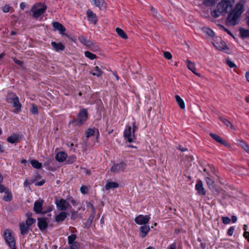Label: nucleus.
<instances>
[{
    "mask_svg": "<svg viewBox=\"0 0 249 249\" xmlns=\"http://www.w3.org/2000/svg\"><path fill=\"white\" fill-rule=\"evenodd\" d=\"M234 4V0H222L216 6V8L211 11V15L217 18L221 15H225L231 9Z\"/></svg>",
    "mask_w": 249,
    "mask_h": 249,
    "instance_id": "1",
    "label": "nucleus"
},
{
    "mask_svg": "<svg viewBox=\"0 0 249 249\" xmlns=\"http://www.w3.org/2000/svg\"><path fill=\"white\" fill-rule=\"evenodd\" d=\"M243 11V6L241 3H237L227 18V23L231 25H236L239 17Z\"/></svg>",
    "mask_w": 249,
    "mask_h": 249,
    "instance_id": "2",
    "label": "nucleus"
},
{
    "mask_svg": "<svg viewBox=\"0 0 249 249\" xmlns=\"http://www.w3.org/2000/svg\"><path fill=\"white\" fill-rule=\"evenodd\" d=\"M136 130V127L135 124H133V128L130 126H126L124 130V137L128 142H134L136 139L135 132Z\"/></svg>",
    "mask_w": 249,
    "mask_h": 249,
    "instance_id": "3",
    "label": "nucleus"
},
{
    "mask_svg": "<svg viewBox=\"0 0 249 249\" xmlns=\"http://www.w3.org/2000/svg\"><path fill=\"white\" fill-rule=\"evenodd\" d=\"M7 100L8 102L12 104V106L15 107L14 112L18 113L21 110V105L19 102L18 97L14 93H9L7 97Z\"/></svg>",
    "mask_w": 249,
    "mask_h": 249,
    "instance_id": "4",
    "label": "nucleus"
},
{
    "mask_svg": "<svg viewBox=\"0 0 249 249\" xmlns=\"http://www.w3.org/2000/svg\"><path fill=\"white\" fill-rule=\"evenodd\" d=\"M46 10V6L44 4L37 3L33 5L31 11L33 13V16L35 18H37L42 15Z\"/></svg>",
    "mask_w": 249,
    "mask_h": 249,
    "instance_id": "5",
    "label": "nucleus"
},
{
    "mask_svg": "<svg viewBox=\"0 0 249 249\" xmlns=\"http://www.w3.org/2000/svg\"><path fill=\"white\" fill-rule=\"evenodd\" d=\"M3 237L7 244L11 249H16L15 240L11 231L7 229L3 233Z\"/></svg>",
    "mask_w": 249,
    "mask_h": 249,
    "instance_id": "6",
    "label": "nucleus"
},
{
    "mask_svg": "<svg viewBox=\"0 0 249 249\" xmlns=\"http://www.w3.org/2000/svg\"><path fill=\"white\" fill-rule=\"evenodd\" d=\"M88 113L86 109H82L79 112L77 118L72 121L76 125H81L85 123L88 118Z\"/></svg>",
    "mask_w": 249,
    "mask_h": 249,
    "instance_id": "7",
    "label": "nucleus"
},
{
    "mask_svg": "<svg viewBox=\"0 0 249 249\" xmlns=\"http://www.w3.org/2000/svg\"><path fill=\"white\" fill-rule=\"evenodd\" d=\"M213 44L214 47L218 50L224 51L226 49H228V47L225 42L220 37H216L213 42Z\"/></svg>",
    "mask_w": 249,
    "mask_h": 249,
    "instance_id": "8",
    "label": "nucleus"
},
{
    "mask_svg": "<svg viewBox=\"0 0 249 249\" xmlns=\"http://www.w3.org/2000/svg\"><path fill=\"white\" fill-rule=\"evenodd\" d=\"M150 219V215H143L140 214L135 218V222L138 225L146 224Z\"/></svg>",
    "mask_w": 249,
    "mask_h": 249,
    "instance_id": "9",
    "label": "nucleus"
},
{
    "mask_svg": "<svg viewBox=\"0 0 249 249\" xmlns=\"http://www.w3.org/2000/svg\"><path fill=\"white\" fill-rule=\"evenodd\" d=\"M210 135L214 141H215L217 142H219V143L225 145V146H226L228 148H231V144H230L226 141L223 139L219 136H218L215 134L212 133H211L210 134Z\"/></svg>",
    "mask_w": 249,
    "mask_h": 249,
    "instance_id": "10",
    "label": "nucleus"
},
{
    "mask_svg": "<svg viewBox=\"0 0 249 249\" xmlns=\"http://www.w3.org/2000/svg\"><path fill=\"white\" fill-rule=\"evenodd\" d=\"M126 168V164L121 162L113 165L111 168V171L114 173H116L121 171H124Z\"/></svg>",
    "mask_w": 249,
    "mask_h": 249,
    "instance_id": "11",
    "label": "nucleus"
},
{
    "mask_svg": "<svg viewBox=\"0 0 249 249\" xmlns=\"http://www.w3.org/2000/svg\"><path fill=\"white\" fill-rule=\"evenodd\" d=\"M55 204L57 209L60 211L67 210L69 206V204L65 200L63 199L56 200Z\"/></svg>",
    "mask_w": 249,
    "mask_h": 249,
    "instance_id": "12",
    "label": "nucleus"
},
{
    "mask_svg": "<svg viewBox=\"0 0 249 249\" xmlns=\"http://www.w3.org/2000/svg\"><path fill=\"white\" fill-rule=\"evenodd\" d=\"M92 4L97 7L100 10H105L107 9V4L105 0H90Z\"/></svg>",
    "mask_w": 249,
    "mask_h": 249,
    "instance_id": "13",
    "label": "nucleus"
},
{
    "mask_svg": "<svg viewBox=\"0 0 249 249\" xmlns=\"http://www.w3.org/2000/svg\"><path fill=\"white\" fill-rule=\"evenodd\" d=\"M87 17L88 21L94 24H95L97 22V17L96 15L93 13L90 9H88L87 11Z\"/></svg>",
    "mask_w": 249,
    "mask_h": 249,
    "instance_id": "14",
    "label": "nucleus"
},
{
    "mask_svg": "<svg viewBox=\"0 0 249 249\" xmlns=\"http://www.w3.org/2000/svg\"><path fill=\"white\" fill-rule=\"evenodd\" d=\"M195 189L199 195L203 196L206 195V191L203 187V182L201 180L198 179L197 180Z\"/></svg>",
    "mask_w": 249,
    "mask_h": 249,
    "instance_id": "15",
    "label": "nucleus"
},
{
    "mask_svg": "<svg viewBox=\"0 0 249 249\" xmlns=\"http://www.w3.org/2000/svg\"><path fill=\"white\" fill-rule=\"evenodd\" d=\"M187 64V67L190 71H191L193 73L196 74V75L200 77V74L196 72V64L194 62H192L189 60L187 59L186 61Z\"/></svg>",
    "mask_w": 249,
    "mask_h": 249,
    "instance_id": "16",
    "label": "nucleus"
},
{
    "mask_svg": "<svg viewBox=\"0 0 249 249\" xmlns=\"http://www.w3.org/2000/svg\"><path fill=\"white\" fill-rule=\"evenodd\" d=\"M83 44H84L85 46H87L88 48L90 49L91 50L96 51L98 50V47L95 45L94 43L91 42L90 40L83 39L82 41H81Z\"/></svg>",
    "mask_w": 249,
    "mask_h": 249,
    "instance_id": "17",
    "label": "nucleus"
},
{
    "mask_svg": "<svg viewBox=\"0 0 249 249\" xmlns=\"http://www.w3.org/2000/svg\"><path fill=\"white\" fill-rule=\"evenodd\" d=\"M150 227L147 225L142 226L140 228V236L142 238L145 237L150 231Z\"/></svg>",
    "mask_w": 249,
    "mask_h": 249,
    "instance_id": "18",
    "label": "nucleus"
},
{
    "mask_svg": "<svg viewBox=\"0 0 249 249\" xmlns=\"http://www.w3.org/2000/svg\"><path fill=\"white\" fill-rule=\"evenodd\" d=\"M51 45L53 49L56 52L62 51L64 50L65 48V45L61 42L56 43L53 41L52 42Z\"/></svg>",
    "mask_w": 249,
    "mask_h": 249,
    "instance_id": "19",
    "label": "nucleus"
},
{
    "mask_svg": "<svg viewBox=\"0 0 249 249\" xmlns=\"http://www.w3.org/2000/svg\"><path fill=\"white\" fill-rule=\"evenodd\" d=\"M99 135V131L97 129L95 128L88 129L86 132V136L87 138H89L92 136L96 135L97 138L98 137Z\"/></svg>",
    "mask_w": 249,
    "mask_h": 249,
    "instance_id": "20",
    "label": "nucleus"
},
{
    "mask_svg": "<svg viewBox=\"0 0 249 249\" xmlns=\"http://www.w3.org/2000/svg\"><path fill=\"white\" fill-rule=\"evenodd\" d=\"M43 200L39 199L35 202L34 206V210L36 213L41 212L42 208Z\"/></svg>",
    "mask_w": 249,
    "mask_h": 249,
    "instance_id": "21",
    "label": "nucleus"
},
{
    "mask_svg": "<svg viewBox=\"0 0 249 249\" xmlns=\"http://www.w3.org/2000/svg\"><path fill=\"white\" fill-rule=\"evenodd\" d=\"M91 74L96 76L97 77H100L102 75L103 71L98 66L94 67L92 70L89 72Z\"/></svg>",
    "mask_w": 249,
    "mask_h": 249,
    "instance_id": "22",
    "label": "nucleus"
},
{
    "mask_svg": "<svg viewBox=\"0 0 249 249\" xmlns=\"http://www.w3.org/2000/svg\"><path fill=\"white\" fill-rule=\"evenodd\" d=\"M48 223L44 218H38V226L40 230H44L47 227Z\"/></svg>",
    "mask_w": 249,
    "mask_h": 249,
    "instance_id": "23",
    "label": "nucleus"
},
{
    "mask_svg": "<svg viewBox=\"0 0 249 249\" xmlns=\"http://www.w3.org/2000/svg\"><path fill=\"white\" fill-rule=\"evenodd\" d=\"M29 227L26 225L25 223L22 222L19 224V229L20 233L22 235H25L27 234L29 231Z\"/></svg>",
    "mask_w": 249,
    "mask_h": 249,
    "instance_id": "24",
    "label": "nucleus"
},
{
    "mask_svg": "<svg viewBox=\"0 0 249 249\" xmlns=\"http://www.w3.org/2000/svg\"><path fill=\"white\" fill-rule=\"evenodd\" d=\"M53 27L55 30H58L60 34H62L66 31V28L59 22H54L53 23Z\"/></svg>",
    "mask_w": 249,
    "mask_h": 249,
    "instance_id": "25",
    "label": "nucleus"
},
{
    "mask_svg": "<svg viewBox=\"0 0 249 249\" xmlns=\"http://www.w3.org/2000/svg\"><path fill=\"white\" fill-rule=\"evenodd\" d=\"M67 157V154L64 152H60L55 156L56 160L59 162L64 161Z\"/></svg>",
    "mask_w": 249,
    "mask_h": 249,
    "instance_id": "26",
    "label": "nucleus"
},
{
    "mask_svg": "<svg viewBox=\"0 0 249 249\" xmlns=\"http://www.w3.org/2000/svg\"><path fill=\"white\" fill-rule=\"evenodd\" d=\"M119 187V185L117 182L113 181L107 182L105 185V189L108 190L111 189L117 188Z\"/></svg>",
    "mask_w": 249,
    "mask_h": 249,
    "instance_id": "27",
    "label": "nucleus"
},
{
    "mask_svg": "<svg viewBox=\"0 0 249 249\" xmlns=\"http://www.w3.org/2000/svg\"><path fill=\"white\" fill-rule=\"evenodd\" d=\"M205 180L208 185L209 188L211 189H214L215 183L214 181L209 177H206Z\"/></svg>",
    "mask_w": 249,
    "mask_h": 249,
    "instance_id": "28",
    "label": "nucleus"
},
{
    "mask_svg": "<svg viewBox=\"0 0 249 249\" xmlns=\"http://www.w3.org/2000/svg\"><path fill=\"white\" fill-rule=\"evenodd\" d=\"M175 99L178 106L181 109H184L185 107V104L183 100L179 97V96L175 95Z\"/></svg>",
    "mask_w": 249,
    "mask_h": 249,
    "instance_id": "29",
    "label": "nucleus"
},
{
    "mask_svg": "<svg viewBox=\"0 0 249 249\" xmlns=\"http://www.w3.org/2000/svg\"><path fill=\"white\" fill-rule=\"evenodd\" d=\"M86 204L88 209H90L92 212L89 218H91V219H93L95 214V208L93 204L91 202H87Z\"/></svg>",
    "mask_w": 249,
    "mask_h": 249,
    "instance_id": "30",
    "label": "nucleus"
},
{
    "mask_svg": "<svg viewBox=\"0 0 249 249\" xmlns=\"http://www.w3.org/2000/svg\"><path fill=\"white\" fill-rule=\"evenodd\" d=\"M67 217V213L66 212H61L55 216V220L57 222L63 221Z\"/></svg>",
    "mask_w": 249,
    "mask_h": 249,
    "instance_id": "31",
    "label": "nucleus"
},
{
    "mask_svg": "<svg viewBox=\"0 0 249 249\" xmlns=\"http://www.w3.org/2000/svg\"><path fill=\"white\" fill-rule=\"evenodd\" d=\"M239 145L249 154V145L244 141L242 140H238Z\"/></svg>",
    "mask_w": 249,
    "mask_h": 249,
    "instance_id": "32",
    "label": "nucleus"
},
{
    "mask_svg": "<svg viewBox=\"0 0 249 249\" xmlns=\"http://www.w3.org/2000/svg\"><path fill=\"white\" fill-rule=\"evenodd\" d=\"M115 30L119 36L124 39H126L127 38V36L122 29L118 27L116 28Z\"/></svg>",
    "mask_w": 249,
    "mask_h": 249,
    "instance_id": "33",
    "label": "nucleus"
},
{
    "mask_svg": "<svg viewBox=\"0 0 249 249\" xmlns=\"http://www.w3.org/2000/svg\"><path fill=\"white\" fill-rule=\"evenodd\" d=\"M202 30L204 34L210 37H213L214 36V33L213 31L209 28L203 27Z\"/></svg>",
    "mask_w": 249,
    "mask_h": 249,
    "instance_id": "34",
    "label": "nucleus"
},
{
    "mask_svg": "<svg viewBox=\"0 0 249 249\" xmlns=\"http://www.w3.org/2000/svg\"><path fill=\"white\" fill-rule=\"evenodd\" d=\"M239 32L242 37L246 38L249 37V30L241 28L239 30Z\"/></svg>",
    "mask_w": 249,
    "mask_h": 249,
    "instance_id": "35",
    "label": "nucleus"
},
{
    "mask_svg": "<svg viewBox=\"0 0 249 249\" xmlns=\"http://www.w3.org/2000/svg\"><path fill=\"white\" fill-rule=\"evenodd\" d=\"M31 164L34 168L36 169H40L42 166L41 163L35 160H31Z\"/></svg>",
    "mask_w": 249,
    "mask_h": 249,
    "instance_id": "36",
    "label": "nucleus"
},
{
    "mask_svg": "<svg viewBox=\"0 0 249 249\" xmlns=\"http://www.w3.org/2000/svg\"><path fill=\"white\" fill-rule=\"evenodd\" d=\"M220 119L227 127H230L232 129L235 130L234 127L229 120L222 118H220Z\"/></svg>",
    "mask_w": 249,
    "mask_h": 249,
    "instance_id": "37",
    "label": "nucleus"
},
{
    "mask_svg": "<svg viewBox=\"0 0 249 249\" xmlns=\"http://www.w3.org/2000/svg\"><path fill=\"white\" fill-rule=\"evenodd\" d=\"M18 137L16 135H13L8 137L7 141L11 143H14L18 141Z\"/></svg>",
    "mask_w": 249,
    "mask_h": 249,
    "instance_id": "38",
    "label": "nucleus"
},
{
    "mask_svg": "<svg viewBox=\"0 0 249 249\" xmlns=\"http://www.w3.org/2000/svg\"><path fill=\"white\" fill-rule=\"evenodd\" d=\"M85 55L86 57L90 60H94L96 58V55L89 51H86L85 52Z\"/></svg>",
    "mask_w": 249,
    "mask_h": 249,
    "instance_id": "39",
    "label": "nucleus"
},
{
    "mask_svg": "<svg viewBox=\"0 0 249 249\" xmlns=\"http://www.w3.org/2000/svg\"><path fill=\"white\" fill-rule=\"evenodd\" d=\"M5 195L3 196V200L6 201H10L12 199V195L11 193L9 191V190H7L5 193Z\"/></svg>",
    "mask_w": 249,
    "mask_h": 249,
    "instance_id": "40",
    "label": "nucleus"
},
{
    "mask_svg": "<svg viewBox=\"0 0 249 249\" xmlns=\"http://www.w3.org/2000/svg\"><path fill=\"white\" fill-rule=\"evenodd\" d=\"M69 246L71 249H78L80 247V244L76 241L69 244Z\"/></svg>",
    "mask_w": 249,
    "mask_h": 249,
    "instance_id": "41",
    "label": "nucleus"
},
{
    "mask_svg": "<svg viewBox=\"0 0 249 249\" xmlns=\"http://www.w3.org/2000/svg\"><path fill=\"white\" fill-rule=\"evenodd\" d=\"M218 0H203V3L207 6L213 5Z\"/></svg>",
    "mask_w": 249,
    "mask_h": 249,
    "instance_id": "42",
    "label": "nucleus"
},
{
    "mask_svg": "<svg viewBox=\"0 0 249 249\" xmlns=\"http://www.w3.org/2000/svg\"><path fill=\"white\" fill-rule=\"evenodd\" d=\"M30 111L33 114H38V111L37 107L36 105L33 104L30 109Z\"/></svg>",
    "mask_w": 249,
    "mask_h": 249,
    "instance_id": "43",
    "label": "nucleus"
},
{
    "mask_svg": "<svg viewBox=\"0 0 249 249\" xmlns=\"http://www.w3.org/2000/svg\"><path fill=\"white\" fill-rule=\"evenodd\" d=\"M36 222V219L32 218H28L26 221V223H25L26 225H28L29 227L34 223Z\"/></svg>",
    "mask_w": 249,
    "mask_h": 249,
    "instance_id": "44",
    "label": "nucleus"
},
{
    "mask_svg": "<svg viewBox=\"0 0 249 249\" xmlns=\"http://www.w3.org/2000/svg\"><path fill=\"white\" fill-rule=\"evenodd\" d=\"M76 236L75 234H71L68 236V244H71L75 241Z\"/></svg>",
    "mask_w": 249,
    "mask_h": 249,
    "instance_id": "45",
    "label": "nucleus"
},
{
    "mask_svg": "<svg viewBox=\"0 0 249 249\" xmlns=\"http://www.w3.org/2000/svg\"><path fill=\"white\" fill-rule=\"evenodd\" d=\"M211 190L216 195H219L222 191L220 188H216L215 186H214V189H211Z\"/></svg>",
    "mask_w": 249,
    "mask_h": 249,
    "instance_id": "46",
    "label": "nucleus"
},
{
    "mask_svg": "<svg viewBox=\"0 0 249 249\" xmlns=\"http://www.w3.org/2000/svg\"><path fill=\"white\" fill-rule=\"evenodd\" d=\"M163 56L165 58H166L168 60H170L172 58V55L171 53L169 52H164Z\"/></svg>",
    "mask_w": 249,
    "mask_h": 249,
    "instance_id": "47",
    "label": "nucleus"
},
{
    "mask_svg": "<svg viewBox=\"0 0 249 249\" xmlns=\"http://www.w3.org/2000/svg\"><path fill=\"white\" fill-rule=\"evenodd\" d=\"M222 222L224 224H228L231 222V219L227 216H223L222 217Z\"/></svg>",
    "mask_w": 249,
    "mask_h": 249,
    "instance_id": "48",
    "label": "nucleus"
},
{
    "mask_svg": "<svg viewBox=\"0 0 249 249\" xmlns=\"http://www.w3.org/2000/svg\"><path fill=\"white\" fill-rule=\"evenodd\" d=\"M89 188L87 186H82L80 188V191L81 193L85 194L88 193Z\"/></svg>",
    "mask_w": 249,
    "mask_h": 249,
    "instance_id": "49",
    "label": "nucleus"
},
{
    "mask_svg": "<svg viewBox=\"0 0 249 249\" xmlns=\"http://www.w3.org/2000/svg\"><path fill=\"white\" fill-rule=\"evenodd\" d=\"M227 64L230 67V68H234L236 67V65L234 62H233L232 61L229 59H227L226 61Z\"/></svg>",
    "mask_w": 249,
    "mask_h": 249,
    "instance_id": "50",
    "label": "nucleus"
},
{
    "mask_svg": "<svg viewBox=\"0 0 249 249\" xmlns=\"http://www.w3.org/2000/svg\"><path fill=\"white\" fill-rule=\"evenodd\" d=\"M151 13L153 14V15L156 18H159L160 15L158 13L156 10H155L154 8H151Z\"/></svg>",
    "mask_w": 249,
    "mask_h": 249,
    "instance_id": "51",
    "label": "nucleus"
},
{
    "mask_svg": "<svg viewBox=\"0 0 249 249\" xmlns=\"http://www.w3.org/2000/svg\"><path fill=\"white\" fill-rule=\"evenodd\" d=\"M2 10L3 12L4 13H7L10 10V6L9 5H5L2 8Z\"/></svg>",
    "mask_w": 249,
    "mask_h": 249,
    "instance_id": "52",
    "label": "nucleus"
},
{
    "mask_svg": "<svg viewBox=\"0 0 249 249\" xmlns=\"http://www.w3.org/2000/svg\"><path fill=\"white\" fill-rule=\"evenodd\" d=\"M234 231V227H231L228 231L227 233L229 235L231 236Z\"/></svg>",
    "mask_w": 249,
    "mask_h": 249,
    "instance_id": "53",
    "label": "nucleus"
},
{
    "mask_svg": "<svg viewBox=\"0 0 249 249\" xmlns=\"http://www.w3.org/2000/svg\"><path fill=\"white\" fill-rule=\"evenodd\" d=\"M8 190L7 188H6L3 185L0 184V193H5L6 191Z\"/></svg>",
    "mask_w": 249,
    "mask_h": 249,
    "instance_id": "54",
    "label": "nucleus"
},
{
    "mask_svg": "<svg viewBox=\"0 0 249 249\" xmlns=\"http://www.w3.org/2000/svg\"><path fill=\"white\" fill-rule=\"evenodd\" d=\"M167 249H177L176 245L175 243L171 244L167 248Z\"/></svg>",
    "mask_w": 249,
    "mask_h": 249,
    "instance_id": "55",
    "label": "nucleus"
},
{
    "mask_svg": "<svg viewBox=\"0 0 249 249\" xmlns=\"http://www.w3.org/2000/svg\"><path fill=\"white\" fill-rule=\"evenodd\" d=\"M245 77L247 81L249 83V71H248L246 72Z\"/></svg>",
    "mask_w": 249,
    "mask_h": 249,
    "instance_id": "56",
    "label": "nucleus"
},
{
    "mask_svg": "<svg viewBox=\"0 0 249 249\" xmlns=\"http://www.w3.org/2000/svg\"><path fill=\"white\" fill-rule=\"evenodd\" d=\"M45 183V181L44 180H42L40 182H37L36 183V185L37 186H41Z\"/></svg>",
    "mask_w": 249,
    "mask_h": 249,
    "instance_id": "57",
    "label": "nucleus"
},
{
    "mask_svg": "<svg viewBox=\"0 0 249 249\" xmlns=\"http://www.w3.org/2000/svg\"><path fill=\"white\" fill-rule=\"evenodd\" d=\"M244 237L246 239H247V238H249V232H248V231H245V232L244 233Z\"/></svg>",
    "mask_w": 249,
    "mask_h": 249,
    "instance_id": "58",
    "label": "nucleus"
},
{
    "mask_svg": "<svg viewBox=\"0 0 249 249\" xmlns=\"http://www.w3.org/2000/svg\"><path fill=\"white\" fill-rule=\"evenodd\" d=\"M14 61L16 63L19 65H22V62L20 61V60H17V59H14Z\"/></svg>",
    "mask_w": 249,
    "mask_h": 249,
    "instance_id": "59",
    "label": "nucleus"
},
{
    "mask_svg": "<svg viewBox=\"0 0 249 249\" xmlns=\"http://www.w3.org/2000/svg\"><path fill=\"white\" fill-rule=\"evenodd\" d=\"M222 28L229 35L232 36V34L231 33V32L230 31H229L228 29H227L226 28H225V27L222 26Z\"/></svg>",
    "mask_w": 249,
    "mask_h": 249,
    "instance_id": "60",
    "label": "nucleus"
},
{
    "mask_svg": "<svg viewBox=\"0 0 249 249\" xmlns=\"http://www.w3.org/2000/svg\"><path fill=\"white\" fill-rule=\"evenodd\" d=\"M25 6L26 5H25V4L24 3L22 2V3H21L20 4V7L22 10L24 9Z\"/></svg>",
    "mask_w": 249,
    "mask_h": 249,
    "instance_id": "61",
    "label": "nucleus"
},
{
    "mask_svg": "<svg viewBox=\"0 0 249 249\" xmlns=\"http://www.w3.org/2000/svg\"><path fill=\"white\" fill-rule=\"evenodd\" d=\"M232 221L233 223H235L237 221V217L235 216H232Z\"/></svg>",
    "mask_w": 249,
    "mask_h": 249,
    "instance_id": "62",
    "label": "nucleus"
},
{
    "mask_svg": "<svg viewBox=\"0 0 249 249\" xmlns=\"http://www.w3.org/2000/svg\"><path fill=\"white\" fill-rule=\"evenodd\" d=\"M32 214L31 213H26V216L28 217V218H32L31 217H32Z\"/></svg>",
    "mask_w": 249,
    "mask_h": 249,
    "instance_id": "63",
    "label": "nucleus"
},
{
    "mask_svg": "<svg viewBox=\"0 0 249 249\" xmlns=\"http://www.w3.org/2000/svg\"><path fill=\"white\" fill-rule=\"evenodd\" d=\"M245 101H246L247 103H249V96H247V97L245 98Z\"/></svg>",
    "mask_w": 249,
    "mask_h": 249,
    "instance_id": "64",
    "label": "nucleus"
}]
</instances>
